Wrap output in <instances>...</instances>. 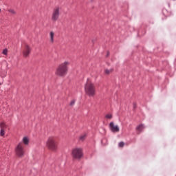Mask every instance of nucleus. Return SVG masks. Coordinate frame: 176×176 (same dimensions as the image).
Masks as SVG:
<instances>
[{"mask_svg":"<svg viewBox=\"0 0 176 176\" xmlns=\"http://www.w3.org/2000/svg\"><path fill=\"white\" fill-rule=\"evenodd\" d=\"M68 64H69V63L67 61L62 63L56 70L57 75H59V76H64L67 75V72L68 71Z\"/></svg>","mask_w":176,"mask_h":176,"instance_id":"obj_1","label":"nucleus"},{"mask_svg":"<svg viewBox=\"0 0 176 176\" xmlns=\"http://www.w3.org/2000/svg\"><path fill=\"white\" fill-rule=\"evenodd\" d=\"M85 90L86 94L89 97H94L96 95V88L94 87V85L93 83H87L85 85Z\"/></svg>","mask_w":176,"mask_h":176,"instance_id":"obj_2","label":"nucleus"},{"mask_svg":"<svg viewBox=\"0 0 176 176\" xmlns=\"http://www.w3.org/2000/svg\"><path fill=\"white\" fill-rule=\"evenodd\" d=\"M47 146L51 151H56L57 149V144L53 138H50L47 142Z\"/></svg>","mask_w":176,"mask_h":176,"instance_id":"obj_3","label":"nucleus"},{"mask_svg":"<svg viewBox=\"0 0 176 176\" xmlns=\"http://www.w3.org/2000/svg\"><path fill=\"white\" fill-rule=\"evenodd\" d=\"M16 153L19 157H23L24 156V144L19 143L16 148Z\"/></svg>","mask_w":176,"mask_h":176,"instance_id":"obj_4","label":"nucleus"},{"mask_svg":"<svg viewBox=\"0 0 176 176\" xmlns=\"http://www.w3.org/2000/svg\"><path fill=\"white\" fill-rule=\"evenodd\" d=\"M72 156L74 159H81L82 156H83L82 148H74L72 151Z\"/></svg>","mask_w":176,"mask_h":176,"instance_id":"obj_5","label":"nucleus"},{"mask_svg":"<svg viewBox=\"0 0 176 176\" xmlns=\"http://www.w3.org/2000/svg\"><path fill=\"white\" fill-rule=\"evenodd\" d=\"M109 129L111 130V133H119L120 130V129L119 128V126L115 125V123H113V122H110Z\"/></svg>","mask_w":176,"mask_h":176,"instance_id":"obj_6","label":"nucleus"},{"mask_svg":"<svg viewBox=\"0 0 176 176\" xmlns=\"http://www.w3.org/2000/svg\"><path fill=\"white\" fill-rule=\"evenodd\" d=\"M58 17H60V9L56 8L54 10V12L52 13V21H57V20H58Z\"/></svg>","mask_w":176,"mask_h":176,"instance_id":"obj_7","label":"nucleus"},{"mask_svg":"<svg viewBox=\"0 0 176 176\" xmlns=\"http://www.w3.org/2000/svg\"><path fill=\"white\" fill-rule=\"evenodd\" d=\"M31 53V48L28 45H25L24 50H23V56L24 57H28L30 56V54Z\"/></svg>","mask_w":176,"mask_h":176,"instance_id":"obj_8","label":"nucleus"},{"mask_svg":"<svg viewBox=\"0 0 176 176\" xmlns=\"http://www.w3.org/2000/svg\"><path fill=\"white\" fill-rule=\"evenodd\" d=\"M23 142L25 145H28V144L30 143V140H28V138L24 137L23 139Z\"/></svg>","mask_w":176,"mask_h":176,"instance_id":"obj_9","label":"nucleus"},{"mask_svg":"<svg viewBox=\"0 0 176 176\" xmlns=\"http://www.w3.org/2000/svg\"><path fill=\"white\" fill-rule=\"evenodd\" d=\"M136 130H138V131H142L144 130V124H140L136 127Z\"/></svg>","mask_w":176,"mask_h":176,"instance_id":"obj_10","label":"nucleus"},{"mask_svg":"<svg viewBox=\"0 0 176 176\" xmlns=\"http://www.w3.org/2000/svg\"><path fill=\"white\" fill-rule=\"evenodd\" d=\"M50 36L51 42H54V32H50Z\"/></svg>","mask_w":176,"mask_h":176,"instance_id":"obj_11","label":"nucleus"},{"mask_svg":"<svg viewBox=\"0 0 176 176\" xmlns=\"http://www.w3.org/2000/svg\"><path fill=\"white\" fill-rule=\"evenodd\" d=\"M0 135H1V137H3V135H5V131L3 130V129H1Z\"/></svg>","mask_w":176,"mask_h":176,"instance_id":"obj_12","label":"nucleus"},{"mask_svg":"<svg viewBox=\"0 0 176 176\" xmlns=\"http://www.w3.org/2000/svg\"><path fill=\"white\" fill-rule=\"evenodd\" d=\"M0 127H1V129H3L4 127H6V124H5V122H1Z\"/></svg>","mask_w":176,"mask_h":176,"instance_id":"obj_13","label":"nucleus"},{"mask_svg":"<svg viewBox=\"0 0 176 176\" xmlns=\"http://www.w3.org/2000/svg\"><path fill=\"white\" fill-rule=\"evenodd\" d=\"M9 13H11V14H16V11L14 10H8Z\"/></svg>","mask_w":176,"mask_h":176,"instance_id":"obj_14","label":"nucleus"},{"mask_svg":"<svg viewBox=\"0 0 176 176\" xmlns=\"http://www.w3.org/2000/svg\"><path fill=\"white\" fill-rule=\"evenodd\" d=\"M85 138H86V135H82L80 137V141H85Z\"/></svg>","mask_w":176,"mask_h":176,"instance_id":"obj_15","label":"nucleus"},{"mask_svg":"<svg viewBox=\"0 0 176 176\" xmlns=\"http://www.w3.org/2000/svg\"><path fill=\"white\" fill-rule=\"evenodd\" d=\"M118 146H120V148H123V146H124V142H120L118 144Z\"/></svg>","mask_w":176,"mask_h":176,"instance_id":"obj_16","label":"nucleus"},{"mask_svg":"<svg viewBox=\"0 0 176 176\" xmlns=\"http://www.w3.org/2000/svg\"><path fill=\"white\" fill-rule=\"evenodd\" d=\"M74 105H75V100H72L69 103L70 107H74Z\"/></svg>","mask_w":176,"mask_h":176,"instance_id":"obj_17","label":"nucleus"},{"mask_svg":"<svg viewBox=\"0 0 176 176\" xmlns=\"http://www.w3.org/2000/svg\"><path fill=\"white\" fill-rule=\"evenodd\" d=\"M3 54H4L5 56H6V54H8V48H5L3 50Z\"/></svg>","mask_w":176,"mask_h":176,"instance_id":"obj_18","label":"nucleus"},{"mask_svg":"<svg viewBox=\"0 0 176 176\" xmlns=\"http://www.w3.org/2000/svg\"><path fill=\"white\" fill-rule=\"evenodd\" d=\"M105 118H107V119H112V115L111 114H107Z\"/></svg>","mask_w":176,"mask_h":176,"instance_id":"obj_19","label":"nucleus"},{"mask_svg":"<svg viewBox=\"0 0 176 176\" xmlns=\"http://www.w3.org/2000/svg\"><path fill=\"white\" fill-rule=\"evenodd\" d=\"M104 72H105V74H106L107 75H109V74L111 72L109 71V69H105V70H104Z\"/></svg>","mask_w":176,"mask_h":176,"instance_id":"obj_20","label":"nucleus"},{"mask_svg":"<svg viewBox=\"0 0 176 176\" xmlns=\"http://www.w3.org/2000/svg\"><path fill=\"white\" fill-rule=\"evenodd\" d=\"M137 108V103L134 102L133 103V109H135Z\"/></svg>","mask_w":176,"mask_h":176,"instance_id":"obj_21","label":"nucleus"},{"mask_svg":"<svg viewBox=\"0 0 176 176\" xmlns=\"http://www.w3.org/2000/svg\"><path fill=\"white\" fill-rule=\"evenodd\" d=\"M109 56V52H107V54L106 55V57H108Z\"/></svg>","mask_w":176,"mask_h":176,"instance_id":"obj_22","label":"nucleus"},{"mask_svg":"<svg viewBox=\"0 0 176 176\" xmlns=\"http://www.w3.org/2000/svg\"><path fill=\"white\" fill-rule=\"evenodd\" d=\"M0 12H1V9H0Z\"/></svg>","mask_w":176,"mask_h":176,"instance_id":"obj_23","label":"nucleus"}]
</instances>
